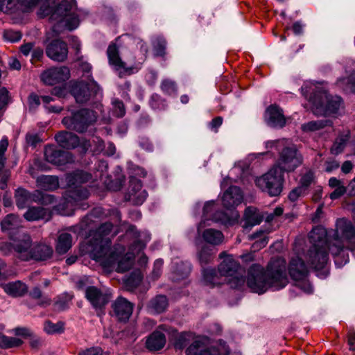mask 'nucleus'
Wrapping results in <instances>:
<instances>
[{
	"mask_svg": "<svg viewBox=\"0 0 355 355\" xmlns=\"http://www.w3.org/2000/svg\"><path fill=\"white\" fill-rule=\"evenodd\" d=\"M46 55L55 62H64L68 55L67 44L60 40H53L46 47Z\"/></svg>",
	"mask_w": 355,
	"mask_h": 355,
	"instance_id": "f3484780",
	"label": "nucleus"
},
{
	"mask_svg": "<svg viewBox=\"0 0 355 355\" xmlns=\"http://www.w3.org/2000/svg\"><path fill=\"white\" fill-rule=\"evenodd\" d=\"M135 199L132 198L130 196H125V200L131 202L133 205H141L146 200L148 193L146 191H140L137 193H135Z\"/></svg>",
	"mask_w": 355,
	"mask_h": 355,
	"instance_id": "603ef678",
	"label": "nucleus"
},
{
	"mask_svg": "<svg viewBox=\"0 0 355 355\" xmlns=\"http://www.w3.org/2000/svg\"><path fill=\"white\" fill-rule=\"evenodd\" d=\"M107 55L109 63L113 66L116 70L120 71V76L122 74L130 75L138 71V68L136 67H126V64L123 62L119 57V49L115 44L109 45L107 50Z\"/></svg>",
	"mask_w": 355,
	"mask_h": 355,
	"instance_id": "4468645a",
	"label": "nucleus"
},
{
	"mask_svg": "<svg viewBox=\"0 0 355 355\" xmlns=\"http://www.w3.org/2000/svg\"><path fill=\"white\" fill-rule=\"evenodd\" d=\"M168 305V300L164 295H157L149 303V309L156 313L164 312Z\"/></svg>",
	"mask_w": 355,
	"mask_h": 355,
	"instance_id": "c9c22d12",
	"label": "nucleus"
},
{
	"mask_svg": "<svg viewBox=\"0 0 355 355\" xmlns=\"http://www.w3.org/2000/svg\"><path fill=\"white\" fill-rule=\"evenodd\" d=\"M347 191L346 187L343 185L336 188L335 190L330 193L329 197L331 200H336L343 196Z\"/></svg>",
	"mask_w": 355,
	"mask_h": 355,
	"instance_id": "338daca9",
	"label": "nucleus"
},
{
	"mask_svg": "<svg viewBox=\"0 0 355 355\" xmlns=\"http://www.w3.org/2000/svg\"><path fill=\"white\" fill-rule=\"evenodd\" d=\"M288 282L286 275V263L282 258L272 259L266 270L258 264L252 265L248 271L246 283L254 293L262 294L270 288L279 290Z\"/></svg>",
	"mask_w": 355,
	"mask_h": 355,
	"instance_id": "f03ea898",
	"label": "nucleus"
},
{
	"mask_svg": "<svg viewBox=\"0 0 355 355\" xmlns=\"http://www.w3.org/2000/svg\"><path fill=\"white\" fill-rule=\"evenodd\" d=\"M284 182V173L273 166L255 180L257 187L270 196H277L282 193Z\"/></svg>",
	"mask_w": 355,
	"mask_h": 355,
	"instance_id": "1a4fd4ad",
	"label": "nucleus"
},
{
	"mask_svg": "<svg viewBox=\"0 0 355 355\" xmlns=\"http://www.w3.org/2000/svg\"><path fill=\"white\" fill-rule=\"evenodd\" d=\"M116 317L121 321H126L132 315L133 305L123 297H118L112 304Z\"/></svg>",
	"mask_w": 355,
	"mask_h": 355,
	"instance_id": "5701e85b",
	"label": "nucleus"
},
{
	"mask_svg": "<svg viewBox=\"0 0 355 355\" xmlns=\"http://www.w3.org/2000/svg\"><path fill=\"white\" fill-rule=\"evenodd\" d=\"M141 281V277L140 273L134 272L126 279V285L130 287H136L140 284Z\"/></svg>",
	"mask_w": 355,
	"mask_h": 355,
	"instance_id": "0e129e2a",
	"label": "nucleus"
},
{
	"mask_svg": "<svg viewBox=\"0 0 355 355\" xmlns=\"http://www.w3.org/2000/svg\"><path fill=\"white\" fill-rule=\"evenodd\" d=\"M24 218L28 221L40 220H49L51 218L49 211L42 207H31L24 214Z\"/></svg>",
	"mask_w": 355,
	"mask_h": 355,
	"instance_id": "c85d7f7f",
	"label": "nucleus"
},
{
	"mask_svg": "<svg viewBox=\"0 0 355 355\" xmlns=\"http://www.w3.org/2000/svg\"><path fill=\"white\" fill-rule=\"evenodd\" d=\"M128 169L130 170V173L132 174L131 177L139 176V177H145L147 174V172L144 168L139 167L138 166L134 165L132 163H128Z\"/></svg>",
	"mask_w": 355,
	"mask_h": 355,
	"instance_id": "13d9d810",
	"label": "nucleus"
},
{
	"mask_svg": "<svg viewBox=\"0 0 355 355\" xmlns=\"http://www.w3.org/2000/svg\"><path fill=\"white\" fill-rule=\"evenodd\" d=\"M203 279L207 284L216 285L218 284L215 269L205 268L202 271Z\"/></svg>",
	"mask_w": 355,
	"mask_h": 355,
	"instance_id": "8fccbe9b",
	"label": "nucleus"
},
{
	"mask_svg": "<svg viewBox=\"0 0 355 355\" xmlns=\"http://www.w3.org/2000/svg\"><path fill=\"white\" fill-rule=\"evenodd\" d=\"M91 179V174L83 171H77L68 177V182L70 184L75 185L87 182Z\"/></svg>",
	"mask_w": 355,
	"mask_h": 355,
	"instance_id": "4c0bfd02",
	"label": "nucleus"
},
{
	"mask_svg": "<svg viewBox=\"0 0 355 355\" xmlns=\"http://www.w3.org/2000/svg\"><path fill=\"white\" fill-rule=\"evenodd\" d=\"M229 347L224 341H220L217 345H210L205 337L198 338L187 348V355H227Z\"/></svg>",
	"mask_w": 355,
	"mask_h": 355,
	"instance_id": "9d476101",
	"label": "nucleus"
},
{
	"mask_svg": "<svg viewBox=\"0 0 355 355\" xmlns=\"http://www.w3.org/2000/svg\"><path fill=\"white\" fill-rule=\"evenodd\" d=\"M85 295L92 306L96 309H102L110 301L111 297L107 292L94 286L85 288Z\"/></svg>",
	"mask_w": 355,
	"mask_h": 355,
	"instance_id": "dca6fc26",
	"label": "nucleus"
},
{
	"mask_svg": "<svg viewBox=\"0 0 355 355\" xmlns=\"http://www.w3.org/2000/svg\"><path fill=\"white\" fill-rule=\"evenodd\" d=\"M198 260L201 265H206L214 259V252L209 247H203L198 254Z\"/></svg>",
	"mask_w": 355,
	"mask_h": 355,
	"instance_id": "37998d69",
	"label": "nucleus"
},
{
	"mask_svg": "<svg viewBox=\"0 0 355 355\" xmlns=\"http://www.w3.org/2000/svg\"><path fill=\"white\" fill-rule=\"evenodd\" d=\"M250 239H256L260 238L259 240L256 241L252 248L255 251L264 248L268 243V238L263 235V232L259 231L250 236Z\"/></svg>",
	"mask_w": 355,
	"mask_h": 355,
	"instance_id": "c03bdc74",
	"label": "nucleus"
},
{
	"mask_svg": "<svg viewBox=\"0 0 355 355\" xmlns=\"http://www.w3.org/2000/svg\"><path fill=\"white\" fill-rule=\"evenodd\" d=\"M69 69L66 67L51 68L44 71L41 75L42 81L49 85L64 82L69 79Z\"/></svg>",
	"mask_w": 355,
	"mask_h": 355,
	"instance_id": "a211bd4d",
	"label": "nucleus"
},
{
	"mask_svg": "<svg viewBox=\"0 0 355 355\" xmlns=\"http://www.w3.org/2000/svg\"><path fill=\"white\" fill-rule=\"evenodd\" d=\"M94 210L89 214L87 215L82 219L79 223V228L81 231H89V236L92 239L88 243V251L91 257L99 262L101 264L110 266L114 262V254H111L110 257H107V254L111 250V241L108 236L111 234L113 225L110 223H105L102 224L94 232H92L93 224L96 223Z\"/></svg>",
	"mask_w": 355,
	"mask_h": 355,
	"instance_id": "7ed1b4c3",
	"label": "nucleus"
},
{
	"mask_svg": "<svg viewBox=\"0 0 355 355\" xmlns=\"http://www.w3.org/2000/svg\"><path fill=\"white\" fill-rule=\"evenodd\" d=\"M161 89L163 92L167 94H172L176 92V86L173 81L170 80H164L161 84Z\"/></svg>",
	"mask_w": 355,
	"mask_h": 355,
	"instance_id": "4d7b16f0",
	"label": "nucleus"
},
{
	"mask_svg": "<svg viewBox=\"0 0 355 355\" xmlns=\"http://www.w3.org/2000/svg\"><path fill=\"white\" fill-rule=\"evenodd\" d=\"M107 163L106 161L101 160L98 162L97 165V172L98 173H96L95 175V178H100L102 179L103 177L106 174L107 169Z\"/></svg>",
	"mask_w": 355,
	"mask_h": 355,
	"instance_id": "69168bd1",
	"label": "nucleus"
},
{
	"mask_svg": "<svg viewBox=\"0 0 355 355\" xmlns=\"http://www.w3.org/2000/svg\"><path fill=\"white\" fill-rule=\"evenodd\" d=\"M153 46L155 54L157 56H162L165 54L166 42L162 37H156L153 40Z\"/></svg>",
	"mask_w": 355,
	"mask_h": 355,
	"instance_id": "a18cd8bd",
	"label": "nucleus"
},
{
	"mask_svg": "<svg viewBox=\"0 0 355 355\" xmlns=\"http://www.w3.org/2000/svg\"><path fill=\"white\" fill-rule=\"evenodd\" d=\"M140 191H146L142 189V184L140 180L135 177H131L130 180V186L128 191L125 196H130L132 198L135 199V193H139Z\"/></svg>",
	"mask_w": 355,
	"mask_h": 355,
	"instance_id": "49530a36",
	"label": "nucleus"
},
{
	"mask_svg": "<svg viewBox=\"0 0 355 355\" xmlns=\"http://www.w3.org/2000/svg\"><path fill=\"white\" fill-rule=\"evenodd\" d=\"M53 253V248L45 243H35L31 248L28 261H46L51 259Z\"/></svg>",
	"mask_w": 355,
	"mask_h": 355,
	"instance_id": "aec40b11",
	"label": "nucleus"
},
{
	"mask_svg": "<svg viewBox=\"0 0 355 355\" xmlns=\"http://www.w3.org/2000/svg\"><path fill=\"white\" fill-rule=\"evenodd\" d=\"M8 146V140L6 137H3L0 141V171L4 166L6 162L5 152Z\"/></svg>",
	"mask_w": 355,
	"mask_h": 355,
	"instance_id": "5fc2aeb1",
	"label": "nucleus"
},
{
	"mask_svg": "<svg viewBox=\"0 0 355 355\" xmlns=\"http://www.w3.org/2000/svg\"><path fill=\"white\" fill-rule=\"evenodd\" d=\"M37 187L46 191H52L59 186L58 179L53 175H42L36 180Z\"/></svg>",
	"mask_w": 355,
	"mask_h": 355,
	"instance_id": "2f4dec72",
	"label": "nucleus"
},
{
	"mask_svg": "<svg viewBox=\"0 0 355 355\" xmlns=\"http://www.w3.org/2000/svg\"><path fill=\"white\" fill-rule=\"evenodd\" d=\"M161 330L166 331L164 325L159 326L147 338L146 345L150 351H157L162 349L166 342V336Z\"/></svg>",
	"mask_w": 355,
	"mask_h": 355,
	"instance_id": "b1692460",
	"label": "nucleus"
},
{
	"mask_svg": "<svg viewBox=\"0 0 355 355\" xmlns=\"http://www.w3.org/2000/svg\"><path fill=\"white\" fill-rule=\"evenodd\" d=\"M44 157L48 162L58 166L63 165L72 159L69 152L56 149L52 146L45 148Z\"/></svg>",
	"mask_w": 355,
	"mask_h": 355,
	"instance_id": "6ab92c4d",
	"label": "nucleus"
},
{
	"mask_svg": "<svg viewBox=\"0 0 355 355\" xmlns=\"http://www.w3.org/2000/svg\"><path fill=\"white\" fill-rule=\"evenodd\" d=\"M347 139V135L338 137L331 148V153L335 155L341 153L346 146Z\"/></svg>",
	"mask_w": 355,
	"mask_h": 355,
	"instance_id": "de8ad7c7",
	"label": "nucleus"
},
{
	"mask_svg": "<svg viewBox=\"0 0 355 355\" xmlns=\"http://www.w3.org/2000/svg\"><path fill=\"white\" fill-rule=\"evenodd\" d=\"M58 144L64 148H75L79 144L78 137L72 132H60L55 136Z\"/></svg>",
	"mask_w": 355,
	"mask_h": 355,
	"instance_id": "a878e982",
	"label": "nucleus"
},
{
	"mask_svg": "<svg viewBox=\"0 0 355 355\" xmlns=\"http://www.w3.org/2000/svg\"><path fill=\"white\" fill-rule=\"evenodd\" d=\"M312 246L309 248L306 259L315 270L325 268L329 259L328 251L336 257L343 252L345 248L355 245V228L346 218H338L336 228L329 232L322 227L313 228L309 235Z\"/></svg>",
	"mask_w": 355,
	"mask_h": 355,
	"instance_id": "f257e3e1",
	"label": "nucleus"
},
{
	"mask_svg": "<svg viewBox=\"0 0 355 355\" xmlns=\"http://www.w3.org/2000/svg\"><path fill=\"white\" fill-rule=\"evenodd\" d=\"M266 148H275L279 151L278 158L273 165L283 173L294 171L303 162V157L294 144H289L286 139L268 141Z\"/></svg>",
	"mask_w": 355,
	"mask_h": 355,
	"instance_id": "0eeeda50",
	"label": "nucleus"
},
{
	"mask_svg": "<svg viewBox=\"0 0 355 355\" xmlns=\"http://www.w3.org/2000/svg\"><path fill=\"white\" fill-rule=\"evenodd\" d=\"M314 180V174L312 171H308L304 173L301 180H300V187H304V189L306 190L307 187L311 185V184Z\"/></svg>",
	"mask_w": 355,
	"mask_h": 355,
	"instance_id": "052dcab7",
	"label": "nucleus"
},
{
	"mask_svg": "<svg viewBox=\"0 0 355 355\" xmlns=\"http://www.w3.org/2000/svg\"><path fill=\"white\" fill-rule=\"evenodd\" d=\"M306 191L303 187H297L289 193L288 198L293 202L296 201L300 197L304 195Z\"/></svg>",
	"mask_w": 355,
	"mask_h": 355,
	"instance_id": "680f3d73",
	"label": "nucleus"
},
{
	"mask_svg": "<svg viewBox=\"0 0 355 355\" xmlns=\"http://www.w3.org/2000/svg\"><path fill=\"white\" fill-rule=\"evenodd\" d=\"M3 38L8 42H16L21 40V34L19 31L8 30L4 31Z\"/></svg>",
	"mask_w": 355,
	"mask_h": 355,
	"instance_id": "6e6d98bb",
	"label": "nucleus"
},
{
	"mask_svg": "<svg viewBox=\"0 0 355 355\" xmlns=\"http://www.w3.org/2000/svg\"><path fill=\"white\" fill-rule=\"evenodd\" d=\"M149 104L153 110H162L166 107L164 101L157 94H153L150 96Z\"/></svg>",
	"mask_w": 355,
	"mask_h": 355,
	"instance_id": "864d4df0",
	"label": "nucleus"
},
{
	"mask_svg": "<svg viewBox=\"0 0 355 355\" xmlns=\"http://www.w3.org/2000/svg\"><path fill=\"white\" fill-rule=\"evenodd\" d=\"M76 10L75 0H63L54 10L44 6L40 8L39 15L41 17L50 15V20L55 23L51 31L46 33L47 40L58 36L64 29L72 31L78 26Z\"/></svg>",
	"mask_w": 355,
	"mask_h": 355,
	"instance_id": "39448f33",
	"label": "nucleus"
},
{
	"mask_svg": "<svg viewBox=\"0 0 355 355\" xmlns=\"http://www.w3.org/2000/svg\"><path fill=\"white\" fill-rule=\"evenodd\" d=\"M30 202H39L43 205L51 204L55 202V197L53 195L43 193L39 190L30 193Z\"/></svg>",
	"mask_w": 355,
	"mask_h": 355,
	"instance_id": "e433bc0d",
	"label": "nucleus"
},
{
	"mask_svg": "<svg viewBox=\"0 0 355 355\" xmlns=\"http://www.w3.org/2000/svg\"><path fill=\"white\" fill-rule=\"evenodd\" d=\"M72 246V236L67 232L61 233L57 240L55 250L60 254H65Z\"/></svg>",
	"mask_w": 355,
	"mask_h": 355,
	"instance_id": "72a5a7b5",
	"label": "nucleus"
},
{
	"mask_svg": "<svg viewBox=\"0 0 355 355\" xmlns=\"http://www.w3.org/2000/svg\"><path fill=\"white\" fill-rule=\"evenodd\" d=\"M16 205L19 209H24L30 202V192L24 189H18L15 191Z\"/></svg>",
	"mask_w": 355,
	"mask_h": 355,
	"instance_id": "58836bf2",
	"label": "nucleus"
},
{
	"mask_svg": "<svg viewBox=\"0 0 355 355\" xmlns=\"http://www.w3.org/2000/svg\"><path fill=\"white\" fill-rule=\"evenodd\" d=\"M243 198V196L241 189L236 186H232L223 195V205L227 209L234 208L241 203Z\"/></svg>",
	"mask_w": 355,
	"mask_h": 355,
	"instance_id": "4be33fe9",
	"label": "nucleus"
},
{
	"mask_svg": "<svg viewBox=\"0 0 355 355\" xmlns=\"http://www.w3.org/2000/svg\"><path fill=\"white\" fill-rule=\"evenodd\" d=\"M21 220L19 216L10 214L7 215L1 223L3 232H10L21 227Z\"/></svg>",
	"mask_w": 355,
	"mask_h": 355,
	"instance_id": "473e14b6",
	"label": "nucleus"
},
{
	"mask_svg": "<svg viewBox=\"0 0 355 355\" xmlns=\"http://www.w3.org/2000/svg\"><path fill=\"white\" fill-rule=\"evenodd\" d=\"M332 121L329 119H320L318 121H311L303 123L301 125L302 131L305 132H313L322 129L327 126H331Z\"/></svg>",
	"mask_w": 355,
	"mask_h": 355,
	"instance_id": "f704fd0d",
	"label": "nucleus"
},
{
	"mask_svg": "<svg viewBox=\"0 0 355 355\" xmlns=\"http://www.w3.org/2000/svg\"><path fill=\"white\" fill-rule=\"evenodd\" d=\"M115 114L117 117H123L125 114L124 105L121 101L114 99L112 101Z\"/></svg>",
	"mask_w": 355,
	"mask_h": 355,
	"instance_id": "bf43d9fd",
	"label": "nucleus"
},
{
	"mask_svg": "<svg viewBox=\"0 0 355 355\" xmlns=\"http://www.w3.org/2000/svg\"><path fill=\"white\" fill-rule=\"evenodd\" d=\"M137 240L132 245L130 252L124 254L125 248L123 246H117L114 249L110 250L107 254V257H110L111 254H114V261L110 266L101 264L105 268L115 269L118 272H124L130 270L133 265V260L135 254L139 253L143 250L147 242L150 239V234L147 232L139 233L137 236Z\"/></svg>",
	"mask_w": 355,
	"mask_h": 355,
	"instance_id": "423d86ee",
	"label": "nucleus"
},
{
	"mask_svg": "<svg viewBox=\"0 0 355 355\" xmlns=\"http://www.w3.org/2000/svg\"><path fill=\"white\" fill-rule=\"evenodd\" d=\"M289 274L295 281L303 280L307 277L308 270L304 261L299 257L293 258L290 262Z\"/></svg>",
	"mask_w": 355,
	"mask_h": 355,
	"instance_id": "393cba45",
	"label": "nucleus"
},
{
	"mask_svg": "<svg viewBox=\"0 0 355 355\" xmlns=\"http://www.w3.org/2000/svg\"><path fill=\"white\" fill-rule=\"evenodd\" d=\"M202 238L205 242L212 245H220L224 240L223 233L220 231L213 228L205 230L202 232Z\"/></svg>",
	"mask_w": 355,
	"mask_h": 355,
	"instance_id": "7c9ffc66",
	"label": "nucleus"
},
{
	"mask_svg": "<svg viewBox=\"0 0 355 355\" xmlns=\"http://www.w3.org/2000/svg\"><path fill=\"white\" fill-rule=\"evenodd\" d=\"M301 89L302 94L311 103V110L315 115L337 114L344 107L342 98L338 96L329 95L320 83L307 81Z\"/></svg>",
	"mask_w": 355,
	"mask_h": 355,
	"instance_id": "20e7f679",
	"label": "nucleus"
},
{
	"mask_svg": "<svg viewBox=\"0 0 355 355\" xmlns=\"http://www.w3.org/2000/svg\"><path fill=\"white\" fill-rule=\"evenodd\" d=\"M98 90L99 87L94 81L91 83L80 82L73 86L71 94L77 103H84L89 100L92 93L96 94Z\"/></svg>",
	"mask_w": 355,
	"mask_h": 355,
	"instance_id": "ddd939ff",
	"label": "nucleus"
},
{
	"mask_svg": "<svg viewBox=\"0 0 355 355\" xmlns=\"http://www.w3.org/2000/svg\"><path fill=\"white\" fill-rule=\"evenodd\" d=\"M215 202L208 201L203 207V218L204 219L199 223L198 226V232L200 233V229L205 225V220H211L214 222L220 223L225 225H233L239 218L237 211H232L231 216L223 211H218L213 214L214 210Z\"/></svg>",
	"mask_w": 355,
	"mask_h": 355,
	"instance_id": "f8f14e48",
	"label": "nucleus"
},
{
	"mask_svg": "<svg viewBox=\"0 0 355 355\" xmlns=\"http://www.w3.org/2000/svg\"><path fill=\"white\" fill-rule=\"evenodd\" d=\"M72 295L68 293H64L58 296L54 303L55 309L58 311L66 310L69 307Z\"/></svg>",
	"mask_w": 355,
	"mask_h": 355,
	"instance_id": "79ce46f5",
	"label": "nucleus"
},
{
	"mask_svg": "<svg viewBox=\"0 0 355 355\" xmlns=\"http://www.w3.org/2000/svg\"><path fill=\"white\" fill-rule=\"evenodd\" d=\"M63 326L64 324L62 322L53 323L52 322L48 320L44 323V329L49 334L61 333L64 330Z\"/></svg>",
	"mask_w": 355,
	"mask_h": 355,
	"instance_id": "09e8293b",
	"label": "nucleus"
},
{
	"mask_svg": "<svg viewBox=\"0 0 355 355\" xmlns=\"http://www.w3.org/2000/svg\"><path fill=\"white\" fill-rule=\"evenodd\" d=\"M219 258L223 261L218 266L220 275L225 277L227 283L232 288H240L245 282L244 270L239 261L232 255L222 252Z\"/></svg>",
	"mask_w": 355,
	"mask_h": 355,
	"instance_id": "6e6552de",
	"label": "nucleus"
},
{
	"mask_svg": "<svg viewBox=\"0 0 355 355\" xmlns=\"http://www.w3.org/2000/svg\"><path fill=\"white\" fill-rule=\"evenodd\" d=\"M244 229L252 228V227L259 225L263 220V216L253 207H249L245 209L243 216Z\"/></svg>",
	"mask_w": 355,
	"mask_h": 355,
	"instance_id": "bb28decb",
	"label": "nucleus"
},
{
	"mask_svg": "<svg viewBox=\"0 0 355 355\" xmlns=\"http://www.w3.org/2000/svg\"><path fill=\"white\" fill-rule=\"evenodd\" d=\"M89 196V193L86 188L77 187L71 191V198L75 201L87 199Z\"/></svg>",
	"mask_w": 355,
	"mask_h": 355,
	"instance_id": "3c124183",
	"label": "nucleus"
},
{
	"mask_svg": "<svg viewBox=\"0 0 355 355\" xmlns=\"http://www.w3.org/2000/svg\"><path fill=\"white\" fill-rule=\"evenodd\" d=\"M191 271V265L189 263L177 261L173 263L171 279L174 282L185 279Z\"/></svg>",
	"mask_w": 355,
	"mask_h": 355,
	"instance_id": "c756f323",
	"label": "nucleus"
},
{
	"mask_svg": "<svg viewBox=\"0 0 355 355\" xmlns=\"http://www.w3.org/2000/svg\"><path fill=\"white\" fill-rule=\"evenodd\" d=\"M337 85L347 92H355V71L346 78L338 79Z\"/></svg>",
	"mask_w": 355,
	"mask_h": 355,
	"instance_id": "a19ab883",
	"label": "nucleus"
},
{
	"mask_svg": "<svg viewBox=\"0 0 355 355\" xmlns=\"http://www.w3.org/2000/svg\"><path fill=\"white\" fill-rule=\"evenodd\" d=\"M4 291L11 297L24 296L28 292V286L21 281H15L1 285Z\"/></svg>",
	"mask_w": 355,
	"mask_h": 355,
	"instance_id": "cd10ccee",
	"label": "nucleus"
},
{
	"mask_svg": "<svg viewBox=\"0 0 355 355\" xmlns=\"http://www.w3.org/2000/svg\"><path fill=\"white\" fill-rule=\"evenodd\" d=\"M96 118L94 111L81 109L73 113L71 116L63 118L62 122L68 129L84 132L90 125L96 121Z\"/></svg>",
	"mask_w": 355,
	"mask_h": 355,
	"instance_id": "9b49d317",
	"label": "nucleus"
},
{
	"mask_svg": "<svg viewBox=\"0 0 355 355\" xmlns=\"http://www.w3.org/2000/svg\"><path fill=\"white\" fill-rule=\"evenodd\" d=\"M265 120L268 125L275 128H283L286 124V119L282 110L273 105L267 108Z\"/></svg>",
	"mask_w": 355,
	"mask_h": 355,
	"instance_id": "412c9836",
	"label": "nucleus"
},
{
	"mask_svg": "<svg viewBox=\"0 0 355 355\" xmlns=\"http://www.w3.org/2000/svg\"><path fill=\"white\" fill-rule=\"evenodd\" d=\"M23 341L18 338L9 337L0 332V347L9 349L21 346Z\"/></svg>",
	"mask_w": 355,
	"mask_h": 355,
	"instance_id": "ea45409f",
	"label": "nucleus"
},
{
	"mask_svg": "<svg viewBox=\"0 0 355 355\" xmlns=\"http://www.w3.org/2000/svg\"><path fill=\"white\" fill-rule=\"evenodd\" d=\"M103 351L100 347H91L79 353L78 355H102Z\"/></svg>",
	"mask_w": 355,
	"mask_h": 355,
	"instance_id": "774afa93",
	"label": "nucleus"
},
{
	"mask_svg": "<svg viewBox=\"0 0 355 355\" xmlns=\"http://www.w3.org/2000/svg\"><path fill=\"white\" fill-rule=\"evenodd\" d=\"M296 286L306 293H311L313 292V287L311 283L306 279V277L303 280L297 281Z\"/></svg>",
	"mask_w": 355,
	"mask_h": 355,
	"instance_id": "e2e57ef3",
	"label": "nucleus"
},
{
	"mask_svg": "<svg viewBox=\"0 0 355 355\" xmlns=\"http://www.w3.org/2000/svg\"><path fill=\"white\" fill-rule=\"evenodd\" d=\"M33 242L30 235L20 234L12 242V248L16 252L19 259L22 261H28V257L33 247Z\"/></svg>",
	"mask_w": 355,
	"mask_h": 355,
	"instance_id": "2eb2a0df",
	"label": "nucleus"
}]
</instances>
